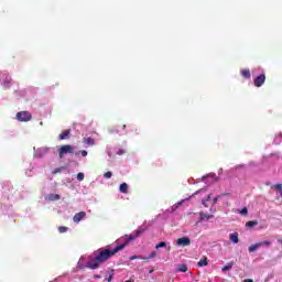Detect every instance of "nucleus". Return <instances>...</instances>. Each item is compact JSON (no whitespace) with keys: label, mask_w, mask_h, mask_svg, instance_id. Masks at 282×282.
Segmentation results:
<instances>
[{"label":"nucleus","mask_w":282,"mask_h":282,"mask_svg":"<svg viewBox=\"0 0 282 282\" xmlns=\"http://www.w3.org/2000/svg\"><path fill=\"white\" fill-rule=\"evenodd\" d=\"M144 234V229L140 228L131 235H126V240L123 243L117 246L115 249L109 248H100L95 253L94 258H90L89 261L86 263V268H89V270H98L102 263H107L111 257L118 254L120 250H124L127 246H129L130 241H135L138 237H141Z\"/></svg>","instance_id":"f257e3e1"},{"label":"nucleus","mask_w":282,"mask_h":282,"mask_svg":"<svg viewBox=\"0 0 282 282\" xmlns=\"http://www.w3.org/2000/svg\"><path fill=\"white\" fill-rule=\"evenodd\" d=\"M17 120H19V122H30V120H32V113L29 111H20L17 113Z\"/></svg>","instance_id":"f03ea898"},{"label":"nucleus","mask_w":282,"mask_h":282,"mask_svg":"<svg viewBox=\"0 0 282 282\" xmlns=\"http://www.w3.org/2000/svg\"><path fill=\"white\" fill-rule=\"evenodd\" d=\"M67 153H74V147L69 144L62 145L58 150V155L61 159L65 158Z\"/></svg>","instance_id":"7ed1b4c3"},{"label":"nucleus","mask_w":282,"mask_h":282,"mask_svg":"<svg viewBox=\"0 0 282 282\" xmlns=\"http://www.w3.org/2000/svg\"><path fill=\"white\" fill-rule=\"evenodd\" d=\"M265 83V74H261L253 79L254 87H262Z\"/></svg>","instance_id":"20e7f679"},{"label":"nucleus","mask_w":282,"mask_h":282,"mask_svg":"<svg viewBox=\"0 0 282 282\" xmlns=\"http://www.w3.org/2000/svg\"><path fill=\"white\" fill-rule=\"evenodd\" d=\"M189 243H191V238L188 237L178 238L176 240V246H181L182 248H185V246H188Z\"/></svg>","instance_id":"39448f33"},{"label":"nucleus","mask_w":282,"mask_h":282,"mask_svg":"<svg viewBox=\"0 0 282 282\" xmlns=\"http://www.w3.org/2000/svg\"><path fill=\"white\" fill-rule=\"evenodd\" d=\"M84 217H87V213L79 212V213L74 215L73 220L75 221V224H78V223L83 221Z\"/></svg>","instance_id":"423d86ee"},{"label":"nucleus","mask_w":282,"mask_h":282,"mask_svg":"<svg viewBox=\"0 0 282 282\" xmlns=\"http://www.w3.org/2000/svg\"><path fill=\"white\" fill-rule=\"evenodd\" d=\"M240 75L242 76V78H246L247 80H250V78L252 76L250 73V68L240 69Z\"/></svg>","instance_id":"0eeeda50"},{"label":"nucleus","mask_w":282,"mask_h":282,"mask_svg":"<svg viewBox=\"0 0 282 282\" xmlns=\"http://www.w3.org/2000/svg\"><path fill=\"white\" fill-rule=\"evenodd\" d=\"M72 133V130L68 129V130H65L63 131L61 134H59V140H67V138H69V134Z\"/></svg>","instance_id":"6e6552de"},{"label":"nucleus","mask_w":282,"mask_h":282,"mask_svg":"<svg viewBox=\"0 0 282 282\" xmlns=\"http://www.w3.org/2000/svg\"><path fill=\"white\" fill-rule=\"evenodd\" d=\"M83 143L88 144V147H94V144H96V141L91 137H89V138H84Z\"/></svg>","instance_id":"1a4fd4ad"},{"label":"nucleus","mask_w":282,"mask_h":282,"mask_svg":"<svg viewBox=\"0 0 282 282\" xmlns=\"http://www.w3.org/2000/svg\"><path fill=\"white\" fill-rule=\"evenodd\" d=\"M119 191H120V193H123L124 195H127V193H129V185L127 183H122L119 186Z\"/></svg>","instance_id":"9d476101"},{"label":"nucleus","mask_w":282,"mask_h":282,"mask_svg":"<svg viewBox=\"0 0 282 282\" xmlns=\"http://www.w3.org/2000/svg\"><path fill=\"white\" fill-rule=\"evenodd\" d=\"M176 272L177 273H180V272H188V267L186 264H184V263L177 264Z\"/></svg>","instance_id":"9b49d317"},{"label":"nucleus","mask_w":282,"mask_h":282,"mask_svg":"<svg viewBox=\"0 0 282 282\" xmlns=\"http://www.w3.org/2000/svg\"><path fill=\"white\" fill-rule=\"evenodd\" d=\"M229 239L230 241H232V243H239V234L238 232L230 234Z\"/></svg>","instance_id":"f8f14e48"},{"label":"nucleus","mask_w":282,"mask_h":282,"mask_svg":"<svg viewBox=\"0 0 282 282\" xmlns=\"http://www.w3.org/2000/svg\"><path fill=\"white\" fill-rule=\"evenodd\" d=\"M254 226H259V221L249 220V221L246 223V228H254Z\"/></svg>","instance_id":"ddd939ff"},{"label":"nucleus","mask_w":282,"mask_h":282,"mask_svg":"<svg viewBox=\"0 0 282 282\" xmlns=\"http://www.w3.org/2000/svg\"><path fill=\"white\" fill-rule=\"evenodd\" d=\"M235 265V262H229L225 267L221 268V272H228V270H232V267Z\"/></svg>","instance_id":"4468645a"},{"label":"nucleus","mask_w":282,"mask_h":282,"mask_svg":"<svg viewBox=\"0 0 282 282\" xmlns=\"http://www.w3.org/2000/svg\"><path fill=\"white\" fill-rule=\"evenodd\" d=\"M48 199H50V202H57L58 199H61V195H58V194H50L48 195Z\"/></svg>","instance_id":"2eb2a0df"},{"label":"nucleus","mask_w":282,"mask_h":282,"mask_svg":"<svg viewBox=\"0 0 282 282\" xmlns=\"http://www.w3.org/2000/svg\"><path fill=\"white\" fill-rule=\"evenodd\" d=\"M197 265L198 268H204V265H208V258L200 259Z\"/></svg>","instance_id":"dca6fc26"},{"label":"nucleus","mask_w":282,"mask_h":282,"mask_svg":"<svg viewBox=\"0 0 282 282\" xmlns=\"http://www.w3.org/2000/svg\"><path fill=\"white\" fill-rule=\"evenodd\" d=\"M259 248H261V246L258 243L251 245L249 247V252H257V250H259Z\"/></svg>","instance_id":"f3484780"},{"label":"nucleus","mask_w":282,"mask_h":282,"mask_svg":"<svg viewBox=\"0 0 282 282\" xmlns=\"http://www.w3.org/2000/svg\"><path fill=\"white\" fill-rule=\"evenodd\" d=\"M258 243H259L260 248H261V246H267V247L272 246V242H271V241H268V240L260 241V242H258Z\"/></svg>","instance_id":"a211bd4d"},{"label":"nucleus","mask_w":282,"mask_h":282,"mask_svg":"<svg viewBox=\"0 0 282 282\" xmlns=\"http://www.w3.org/2000/svg\"><path fill=\"white\" fill-rule=\"evenodd\" d=\"M156 250H160V248H166V242L161 241L155 246Z\"/></svg>","instance_id":"6ab92c4d"},{"label":"nucleus","mask_w":282,"mask_h":282,"mask_svg":"<svg viewBox=\"0 0 282 282\" xmlns=\"http://www.w3.org/2000/svg\"><path fill=\"white\" fill-rule=\"evenodd\" d=\"M77 180H78V182H83V180H85V173L79 172V173L77 174Z\"/></svg>","instance_id":"aec40b11"},{"label":"nucleus","mask_w":282,"mask_h":282,"mask_svg":"<svg viewBox=\"0 0 282 282\" xmlns=\"http://www.w3.org/2000/svg\"><path fill=\"white\" fill-rule=\"evenodd\" d=\"M273 187H274L276 191H281V192H280V197H282V184H281V183L275 184Z\"/></svg>","instance_id":"412c9836"},{"label":"nucleus","mask_w":282,"mask_h":282,"mask_svg":"<svg viewBox=\"0 0 282 282\" xmlns=\"http://www.w3.org/2000/svg\"><path fill=\"white\" fill-rule=\"evenodd\" d=\"M207 202H210V195H208L206 199H203V205L205 208H208Z\"/></svg>","instance_id":"4be33fe9"},{"label":"nucleus","mask_w":282,"mask_h":282,"mask_svg":"<svg viewBox=\"0 0 282 282\" xmlns=\"http://www.w3.org/2000/svg\"><path fill=\"white\" fill-rule=\"evenodd\" d=\"M155 257H158V252L152 251L147 259H155Z\"/></svg>","instance_id":"5701e85b"},{"label":"nucleus","mask_w":282,"mask_h":282,"mask_svg":"<svg viewBox=\"0 0 282 282\" xmlns=\"http://www.w3.org/2000/svg\"><path fill=\"white\" fill-rule=\"evenodd\" d=\"M111 175H113V173H111V172H106V173L104 174V177H105L106 180H111Z\"/></svg>","instance_id":"b1692460"},{"label":"nucleus","mask_w":282,"mask_h":282,"mask_svg":"<svg viewBox=\"0 0 282 282\" xmlns=\"http://www.w3.org/2000/svg\"><path fill=\"white\" fill-rule=\"evenodd\" d=\"M200 219L204 220V219H210V216L204 214V213H200Z\"/></svg>","instance_id":"393cba45"},{"label":"nucleus","mask_w":282,"mask_h":282,"mask_svg":"<svg viewBox=\"0 0 282 282\" xmlns=\"http://www.w3.org/2000/svg\"><path fill=\"white\" fill-rule=\"evenodd\" d=\"M68 228L67 227H58V232H67Z\"/></svg>","instance_id":"a878e982"},{"label":"nucleus","mask_w":282,"mask_h":282,"mask_svg":"<svg viewBox=\"0 0 282 282\" xmlns=\"http://www.w3.org/2000/svg\"><path fill=\"white\" fill-rule=\"evenodd\" d=\"M240 215H248V207H243V208L240 210Z\"/></svg>","instance_id":"bb28decb"},{"label":"nucleus","mask_w":282,"mask_h":282,"mask_svg":"<svg viewBox=\"0 0 282 282\" xmlns=\"http://www.w3.org/2000/svg\"><path fill=\"white\" fill-rule=\"evenodd\" d=\"M64 167H57L55 169L52 173L53 175H56V173H61V171H63Z\"/></svg>","instance_id":"cd10ccee"},{"label":"nucleus","mask_w":282,"mask_h":282,"mask_svg":"<svg viewBox=\"0 0 282 282\" xmlns=\"http://www.w3.org/2000/svg\"><path fill=\"white\" fill-rule=\"evenodd\" d=\"M11 78L4 80V87H10Z\"/></svg>","instance_id":"c85d7f7f"},{"label":"nucleus","mask_w":282,"mask_h":282,"mask_svg":"<svg viewBox=\"0 0 282 282\" xmlns=\"http://www.w3.org/2000/svg\"><path fill=\"white\" fill-rule=\"evenodd\" d=\"M79 153L83 155V158H87V150H82Z\"/></svg>","instance_id":"c756f323"},{"label":"nucleus","mask_w":282,"mask_h":282,"mask_svg":"<svg viewBox=\"0 0 282 282\" xmlns=\"http://www.w3.org/2000/svg\"><path fill=\"white\" fill-rule=\"evenodd\" d=\"M117 155H124V150L119 149V150L117 151Z\"/></svg>","instance_id":"7c9ffc66"},{"label":"nucleus","mask_w":282,"mask_h":282,"mask_svg":"<svg viewBox=\"0 0 282 282\" xmlns=\"http://www.w3.org/2000/svg\"><path fill=\"white\" fill-rule=\"evenodd\" d=\"M107 281H108V282L113 281V273H111V274L108 276Z\"/></svg>","instance_id":"2f4dec72"},{"label":"nucleus","mask_w":282,"mask_h":282,"mask_svg":"<svg viewBox=\"0 0 282 282\" xmlns=\"http://www.w3.org/2000/svg\"><path fill=\"white\" fill-rule=\"evenodd\" d=\"M135 259H140V257H139V256H131V257H130V261H133V260H135Z\"/></svg>","instance_id":"473e14b6"},{"label":"nucleus","mask_w":282,"mask_h":282,"mask_svg":"<svg viewBox=\"0 0 282 282\" xmlns=\"http://www.w3.org/2000/svg\"><path fill=\"white\" fill-rule=\"evenodd\" d=\"M243 282H254L252 279H245Z\"/></svg>","instance_id":"72a5a7b5"},{"label":"nucleus","mask_w":282,"mask_h":282,"mask_svg":"<svg viewBox=\"0 0 282 282\" xmlns=\"http://www.w3.org/2000/svg\"><path fill=\"white\" fill-rule=\"evenodd\" d=\"M94 279H101V276L98 275V274H95V275H94Z\"/></svg>","instance_id":"f704fd0d"},{"label":"nucleus","mask_w":282,"mask_h":282,"mask_svg":"<svg viewBox=\"0 0 282 282\" xmlns=\"http://www.w3.org/2000/svg\"><path fill=\"white\" fill-rule=\"evenodd\" d=\"M214 182H219V178L214 176Z\"/></svg>","instance_id":"c9c22d12"},{"label":"nucleus","mask_w":282,"mask_h":282,"mask_svg":"<svg viewBox=\"0 0 282 282\" xmlns=\"http://www.w3.org/2000/svg\"><path fill=\"white\" fill-rule=\"evenodd\" d=\"M122 129H127V124H123V126H122Z\"/></svg>","instance_id":"e433bc0d"},{"label":"nucleus","mask_w":282,"mask_h":282,"mask_svg":"<svg viewBox=\"0 0 282 282\" xmlns=\"http://www.w3.org/2000/svg\"><path fill=\"white\" fill-rule=\"evenodd\" d=\"M141 259H143V261H149V259H147V258H141Z\"/></svg>","instance_id":"4c0bfd02"},{"label":"nucleus","mask_w":282,"mask_h":282,"mask_svg":"<svg viewBox=\"0 0 282 282\" xmlns=\"http://www.w3.org/2000/svg\"><path fill=\"white\" fill-rule=\"evenodd\" d=\"M217 203V198H214V204Z\"/></svg>","instance_id":"58836bf2"},{"label":"nucleus","mask_w":282,"mask_h":282,"mask_svg":"<svg viewBox=\"0 0 282 282\" xmlns=\"http://www.w3.org/2000/svg\"><path fill=\"white\" fill-rule=\"evenodd\" d=\"M134 131L138 133V128H134Z\"/></svg>","instance_id":"ea45409f"},{"label":"nucleus","mask_w":282,"mask_h":282,"mask_svg":"<svg viewBox=\"0 0 282 282\" xmlns=\"http://www.w3.org/2000/svg\"><path fill=\"white\" fill-rule=\"evenodd\" d=\"M0 79H1V74H0Z\"/></svg>","instance_id":"a19ab883"}]
</instances>
